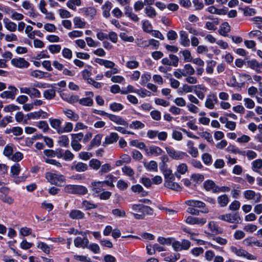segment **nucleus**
Here are the masks:
<instances>
[{"instance_id": "1a4fd4ad", "label": "nucleus", "mask_w": 262, "mask_h": 262, "mask_svg": "<svg viewBox=\"0 0 262 262\" xmlns=\"http://www.w3.org/2000/svg\"><path fill=\"white\" fill-rule=\"evenodd\" d=\"M185 221L186 223L189 225H198L200 226H203L206 223L207 220L206 219L203 217L188 216L186 217Z\"/></svg>"}, {"instance_id": "dca6fc26", "label": "nucleus", "mask_w": 262, "mask_h": 262, "mask_svg": "<svg viewBox=\"0 0 262 262\" xmlns=\"http://www.w3.org/2000/svg\"><path fill=\"white\" fill-rule=\"evenodd\" d=\"M248 66L257 73H262V62H259L255 59L247 61Z\"/></svg>"}, {"instance_id": "bf43d9fd", "label": "nucleus", "mask_w": 262, "mask_h": 262, "mask_svg": "<svg viewBox=\"0 0 262 262\" xmlns=\"http://www.w3.org/2000/svg\"><path fill=\"white\" fill-rule=\"evenodd\" d=\"M230 83H227L228 85L231 87H238L241 88L244 85V82H238L236 81V79L235 76H232L230 80Z\"/></svg>"}, {"instance_id": "7ed1b4c3", "label": "nucleus", "mask_w": 262, "mask_h": 262, "mask_svg": "<svg viewBox=\"0 0 262 262\" xmlns=\"http://www.w3.org/2000/svg\"><path fill=\"white\" fill-rule=\"evenodd\" d=\"M46 178L51 184L57 186H61L65 180L64 176L52 172H47Z\"/></svg>"}, {"instance_id": "9d476101", "label": "nucleus", "mask_w": 262, "mask_h": 262, "mask_svg": "<svg viewBox=\"0 0 262 262\" xmlns=\"http://www.w3.org/2000/svg\"><path fill=\"white\" fill-rule=\"evenodd\" d=\"M146 154L149 156L158 157L162 154L163 150L156 145H151L145 149Z\"/></svg>"}, {"instance_id": "f3484780", "label": "nucleus", "mask_w": 262, "mask_h": 262, "mask_svg": "<svg viewBox=\"0 0 262 262\" xmlns=\"http://www.w3.org/2000/svg\"><path fill=\"white\" fill-rule=\"evenodd\" d=\"M103 187V183L99 181L92 182L90 186L91 190L95 195H98L101 192Z\"/></svg>"}, {"instance_id": "864d4df0", "label": "nucleus", "mask_w": 262, "mask_h": 262, "mask_svg": "<svg viewBox=\"0 0 262 262\" xmlns=\"http://www.w3.org/2000/svg\"><path fill=\"white\" fill-rule=\"evenodd\" d=\"M243 101L245 106L248 109H252L255 107L254 101L250 98H245Z\"/></svg>"}, {"instance_id": "ea45409f", "label": "nucleus", "mask_w": 262, "mask_h": 262, "mask_svg": "<svg viewBox=\"0 0 262 262\" xmlns=\"http://www.w3.org/2000/svg\"><path fill=\"white\" fill-rule=\"evenodd\" d=\"M101 164V162L96 159H92L89 162V166L90 167L95 170L100 168Z\"/></svg>"}, {"instance_id": "2f4dec72", "label": "nucleus", "mask_w": 262, "mask_h": 262, "mask_svg": "<svg viewBox=\"0 0 262 262\" xmlns=\"http://www.w3.org/2000/svg\"><path fill=\"white\" fill-rule=\"evenodd\" d=\"M230 30V27L228 23L225 22L223 23L221 26L219 32L221 35L225 36Z\"/></svg>"}, {"instance_id": "c03bdc74", "label": "nucleus", "mask_w": 262, "mask_h": 262, "mask_svg": "<svg viewBox=\"0 0 262 262\" xmlns=\"http://www.w3.org/2000/svg\"><path fill=\"white\" fill-rule=\"evenodd\" d=\"M100 168V169L99 171V173L100 175L107 173L112 169V166L109 163H105L102 165H101Z\"/></svg>"}, {"instance_id": "6ab92c4d", "label": "nucleus", "mask_w": 262, "mask_h": 262, "mask_svg": "<svg viewBox=\"0 0 262 262\" xmlns=\"http://www.w3.org/2000/svg\"><path fill=\"white\" fill-rule=\"evenodd\" d=\"M107 117L113 122L116 124L128 126L127 122L125 121L122 118L119 116H116L113 114H108Z\"/></svg>"}, {"instance_id": "f03ea898", "label": "nucleus", "mask_w": 262, "mask_h": 262, "mask_svg": "<svg viewBox=\"0 0 262 262\" xmlns=\"http://www.w3.org/2000/svg\"><path fill=\"white\" fill-rule=\"evenodd\" d=\"M230 249L231 251L237 256L241 257L248 260L256 259L255 256L249 253L246 250L239 247L232 246L230 247Z\"/></svg>"}, {"instance_id": "052dcab7", "label": "nucleus", "mask_w": 262, "mask_h": 262, "mask_svg": "<svg viewBox=\"0 0 262 262\" xmlns=\"http://www.w3.org/2000/svg\"><path fill=\"white\" fill-rule=\"evenodd\" d=\"M136 91L137 89H135L133 85L129 84L126 87L122 88L121 94L125 95L130 93H136Z\"/></svg>"}, {"instance_id": "4468645a", "label": "nucleus", "mask_w": 262, "mask_h": 262, "mask_svg": "<svg viewBox=\"0 0 262 262\" xmlns=\"http://www.w3.org/2000/svg\"><path fill=\"white\" fill-rule=\"evenodd\" d=\"M90 242L87 236H84L83 237L77 236L74 241V244L76 247L81 248L82 249L86 248L88 244Z\"/></svg>"}, {"instance_id": "39448f33", "label": "nucleus", "mask_w": 262, "mask_h": 262, "mask_svg": "<svg viewBox=\"0 0 262 262\" xmlns=\"http://www.w3.org/2000/svg\"><path fill=\"white\" fill-rule=\"evenodd\" d=\"M165 150L169 156L174 160H182L185 157L187 156L186 152L180 150H177L170 146L166 147Z\"/></svg>"}, {"instance_id": "6e6d98bb", "label": "nucleus", "mask_w": 262, "mask_h": 262, "mask_svg": "<svg viewBox=\"0 0 262 262\" xmlns=\"http://www.w3.org/2000/svg\"><path fill=\"white\" fill-rule=\"evenodd\" d=\"M79 96L77 95L69 94L67 97V102L70 104H74L79 102Z\"/></svg>"}, {"instance_id": "412c9836", "label": "nucleus", "mask_w": 262, "mask_h": 262, "mask_svg": "<svg viewBox=\"0 0 262 262\" xmlns=\"http://www.w3.org/2000/svg\"><path fill=\"white\" fill-rule=\"evenodd\" d=\"M173 181L174 179L166 180V181L164 182L165 186L175 191H180L182 189L181 187L178 183L173 182Z\"/></svg>"}, {"instance_id": "774afa93", "label": "nucleus", "mask_w": 262, "mask_h": 262, "mask_svg": "<svg viewBox=\"0 0 262 262\" xmlns=\"http://www.w3.org/2000/svg\"><path fill=\"white\" fill-rule=\"evenodd\" d=\"M110 108L113 112H118L123 109V106L121 103L114 102L110 105Z\"/></svg>"}, {"instance_id": "a18cd8bd", "label": "nucleus", "mask_w": 262, "mask_h": 262, "mask_svg": "<svg viewBox=\"0 0 262 262\" xmlns=\"http://www.w3.org/2000/svg\"><path fill=\"white\" fill-rule=\"evenodd\" d=\"M163 173L164 176L165 182L166 180L174 179V176L172 173V170L169 168H165L163 170Z\"/></svg>"}, {"instance_id": "aec40b11", "label": "nucleus", "mask_w": 262, "mask_h": 262, "mask_svg": "<svg viewBox=\"0 0 262 262\" xmlns=\"http://www.w3.org/2000/svg\"><path fill=\"white\" fill-rule=\"evenodd\" d=\"M188 148V153L194 158H196L199 155V152L198 149L194 147V142L191 140H188L187 142L186 145Z\"/></svg>"}, {"instance_id": "69168bd1", "label": "nucleus", "mask_w": 262, "mask_h": 262, "mask_svg": "<svg viewBox=\"0 0 262 262\" xmlns=\"http://www.w3.org/2000/svg\"><path fill=\"white\" fill-rule=\"evenodd\" d=\"M13 152V147L9 145H7L3 150V154L9 159Z\"/></svg>"}, {"instance_id": "20e7f679", "label": "nucleus", "mask_w": 262, "mask_h": 262, "mask_svg": "<svg viewBox=\"0 0 262 262\" xmlns=\"http://www.w3.org/2000/svg\"><path fill=\"white\" fill-rule=\"evenodd\" d=\"M218 219L232 224H238L242 219L238 213H229L219 216Z\"/></svg>"}, {"instance_id": "bb28decb", "label": "nucleus", "mask_w": 262, "mask_h": 262, "mask_svg": "<svg viewBox=\"0 0 262 262\" xmlns=\"http://www.w3.org/2000/svg\"><path fill=\"white\" fill-rule=\"evenodd\" d=\"M204 188L207 191H212L215 193V190H216L217 186L212 180H207L204 183Z\"/></svg>"}, {"instance_id": "c9c22d12", "label": "nucleus", "mask_w": 262, "mask_h": 262, "mask_svg": "<svg viewBox=\"0 0 262 262\" xmlns=\"http://www.w3.org/2000/svg\"><path fill=\"white\" fill-rule=\"evenodd\" d=\"M209 230L214 233L219 234L221 232V230L214 221L210 222L208 224Z\"/></svg>"}, {"instance_id": "ddd939ff", "label": "nucleus", "mask_w": 262, "mask_h": 262, "mask_svg": "<svg viewBox=\"0 0 262 262\" xmlns=\"http://www.w3.org/2000/svg\"><path fill=\"white\" fill-rule=\"evenodd\" d=\"M11 62L14 67L20 69L27 68L30 66L29 62L24 58H13Z\"/></svg>"}, {"instance_id": "cd10ccee", "label": "nucleus", "mask_w": 262, "mask_h": 262, "mask_svg": "<svg viewBox=\"0 0 262 262\" xmlns=\"http://www.w3.org/2000/svg\"><path fill=\"white\" fill-rule=\"evenodd\" d=\"M251 165L253 171L259 172V170L262 169V160L261 159H256L252 162Z\"/></svg>"}, {"instance_id": "58836bf2", "label": "nucleus", "mask_w": 262, "mask_h": 262, "mask_svg": "<svg viewBox=\"0 0 262 262\" xmlns=\"http://www.w3.org/2000/svg\"><path fill=\"white\" fill-rule=\"evenodd\" d=\"M219 24V21L217 18L212 20V21H207L206 24V28L210 30H215L216 29L217 25Z\"/></svg>"}, {"instance_id": "a19ab883", "label": "nucleus", "mask_w": 262, "mask_h": 262, "mask_svg": "<svg viewBox=\"0 0 262 262\" xmlns=\"http://www.w3.org/2000/svg\"><path fill=\"white\" fill-rule=\"evenodd\" d=\"M112 213L117 217H125L126 216V212L123 209H114L112 210Z\"/></svg>"}, {"instance_id": "473e14b6", "label": "nucleus", "mask_w": 262, "mask_h": 262, "mask_svg": "<svg viewBox=\"0 0 262 262\" xmlns=\"http://www.w3.org/2000/svg\"><path fill=\"white\" fill-rule=\"evenodd\" d=\"M217 201L221 207H225L229 203V200L226 194H223L218 196Z\"/></svg>"}, {"instance_id": "79ce46f5", "label": "nucleus", "mask_w": 262, "mask_h": 262, "mask_svg": "<svg viewBox=\"0 0 262 262\" xmlns=\"http://www.w3.org/2000/svg\"><path fill=\"white\" fill-rule=\"evenodd\" d=\"M190 178L192 181L196 183H201L205 179L204 175L200 173H193Z\"/></svg>"}, {"instance_id": "de8ad7c7", "label": "nucleus", "mask_w": 262, "mask_h": 262, "mask_svg": "<svg viewBox=\"0 0 262 262\" xmlns=\"http://www.w3.org/2000/svg\"><path fill=\"white\" fill-rule=\"evenodd\" d=\"M79 103L86 106H91L93 104V100L91 98H83L79 99Z\"/></svg>"}, {"instance_id": "09e8293b", "label": "nucleus", "mask_w": 262, "mask_h": 262, "mask_svg": "<svg viewBox=\"0 0 262 262\" xmlns=\"http://www.w3.org/2000/svg\"><path fill=\"white\" fill-rule=\"evenodd\" d=\"M20 170V165L18 163H15L11 167V174L14 177L18 176Z\"/></svg>"}, {"instance_id": "13d9d810", "label": "nucleus", "mask_w": 262, "mask_h": 262, "mask_svg": "<svg viewBox=\"0 0 262 262\" xmlns=\"http://www.w3.org/2000/svg\"><path fill=\"white\" fill-rule=\"evenodd\" d=\"M23 154L21 152L17 151L14 154H12L9 159L14 162H18L23 158Z\"/></svg>"}, {"instance_id": "c756f323", "label": "nucleus", "mask_w": 262, "mask_h": 262, "mask_svg": "<svg viewBox=\"0 0 262 262\" xmlns=\"http://www.w3.org/2000/svg\"><path fill=\"white\" fill-rule=\"evenodd\" d=\"M70 216L72 219H82L84 216V214L79 210H73L70 213Z\"/></svg>"}, {"instance_id": "c85d7f7f", "label": "nucleus", "mask_w": 262, "mask_h": 262, "mask_svg": "<svg viewBox=\"0 0 262 262\" xmlns=\"http://www.w3.org/2000/svg\"><path fill=\"white\" fill-rule=\"evenodd\" d=\"M144 166L149 171H158V165L156 161H150L149 162L144 163Z\"/></svg>"}, {"instance_id": "4be33fe9", "label": "nucleus", "mask_w": 262, "mask_h": 262, "mask_svg": "<svg viewBox=\"0 0 262 262\" xmlns=\"http://www.w3.org/2000/svg\"><path fill=\"white\" fill-rule=\"evenodd\" d=\"M119 139V136L116 133H111L105 138L104 144H111L116 142Z\"/></svg>"}, {"instance_id": "e433bc0d", "label": "nucleus", "mask_w": 262, "mask_h": 262, "mask_svg": "<svg viewBox=\"0 0 262 262\" xmlns=\"http://www.w3.org/2000/svg\"><path fill=\"white\" fill-rule=\"evenodd\" d=\"M56 91L55 89H48L44 91L43 95V97L48 100H51L55 96V92Z\"/></svg>"}, {"instance_id": "5701e85b", "label": "nucleus", "mask_w": 262, "mask_h": 262, "mask_svg": "<svg viewBox=\"0 0 262 262\" xmlns=\"http://www.w3.org/2000/svg\"><path fill=\"white\" fill-rule=\"evenodd\" d=\"M207 11L211 14L219 15H226L227 10L226 9H217L214 6H210L207 9Z\"/></svg>"}, {"instance_id": "0eeeda50", "label": "nucleus", "mask_w": 262, "mask_h": 262, "mask_svg": "<svg viewBox=\"0 0 262 262\" xmlns=\"http://www.w3.org/2000/svg\"><path fill=\"white\" fill-rule=\"evenodd\" d=\"M8 91H5L0 94L2 98L14 99L16 95L18 93V89L14 86L10 85Z\"/></svg>"}, {"instance_id": "a878e982", "label": "nucleus", "mask_w": 262, "mask_h": 262, "mask_svg": "<svg viewBox=\"0 0 262 262\" xmlns=\"http://www.w3.org/2000/svg\"><path fill=\"white\" fill-rule=\"evenodd\" d=\"M185 204L189 206L196 207V208H204L205 204L201 201L194 200H189L185 201Z\"/></svg>"}, {"instance_id": "7c9ffc66", "label": "nucleus", "mask_w": 262, "mask_h": 262, "mask_svg": "<svg viewBox=\"0 0 262 262\" xmlns=\"http://www.w3.org/2000/svg\"><path fill=\"white\" fill-rule=\"evenodd\" d=\"M74 168L78 172H83L86 171L88 169V166L86 164L82 162H78L74 166L72 167V169Z\"/></svg>"}, {"instance_id": "37998d69", "label": "nucleus", "mask_w": 262, "mask_h": 262, "mask_svg": "<svg viewBox=\"0 0 262 262\" xmlns=\"http://www.w3.org/2000/svg\"><path fill=\"white\" fill-rule=\"evenodd\" d=\"M194 208L195 207L190 206L189 207H188L187 209V210H186L187 212H188L192 215H199L200 212H201L202 213H207L209 211L208 209H205L203 211H199V210H197V209H195Z\"/></svg>"}, {"instance_id": "f8f14e48", "label": "nucleus", "mask_w": 262, "mask_h": 262, "mask_svg": "<svg viewBox=\"0 0 262 262\" xmlns=\"http://www.w3.org/2000/svg\"><path fill=\"white\" fill-rule=\"evenodd\" d=\"M53 85L52 88L55 89V90L59 93L60 97L61 98L65 100H66V94L64 93V91L65 90L66 88V81L64 80L60 81L57 83H54Z\"/></svg>"}, {"instance_id": "603ef678", "label": "nucleus", "mask_w": 262, "mask_h": 262, "mask_svg": "<svg viewBox=\"0 0 262 262\" xmlns=\"http://www.w3.org/2000/svg\"><path fill=\"white\" fill-rule=\"evenodd\" d=\"M180 255L179 253H174L168 255L164 258V260L167 262H176L180 258Z\"/></svg>"}, {"instance_id": "49530a36", "label": "nucleus", "mask_w": 262, "mask_h": 262, "mask_svg": "<svg viewBox=\"0 0 262 262\" xmlns=\"http://www.w3.org/2000/svg\"><path fill=\"white\" fill-rule=\"evenodd\" d=\"M132 129H139L144 127L145 125L140 121L136 120L133 121L129 125Z\"/></svg>"}, {"instance_id": "9b49d317", "label": "nucleus", "mask_w": 262, "mask_h": 262, "mask_svg": "<svg viewBox=\"0 0 262 262\" xmlns=\"http://www.w3.org/2000/svg\"><path fill=\"white\" fill-rule=\"evenodd\" d=\"M217 101L216 95L214 94H210L207 96L205 102V106L208 109L212 110L214 108L215 104Z\"/></svg>"}, {"instance_id": "4c0bfd02", "label": "nucleus", "mask_w": 262, "mask_h": 262, "mask_svg": "<svg viewBox=\"0 0 262 262\" xmlns=\"http://www.w3.org/2000/svg\"><path fill=\"white\" fill-rule=\"evenodd\" d=\"M131 190L135 193H141L142 196H145L146 194V191L144 190L143 187L140 184L133 185Z\"/></svg>"}, {"instance_id": "3c124183", "label": "nucleus", "mask_w": 262, "mask_h": 262, "mask_svg": "<svg viewBox=\"0 0 262 262\" xmlns=\"http://www.w3.org/2000/svg\"><path fill=\"white\" fill-rule=\"evenodd\" d=\"M86 248L89 249L95 254H98L100 252L99 245L95 243L88 244Z\"/></svg>"}, {"instance_id": "f704fd0d", "label": "nucleus", "mask_w": 262, "mask_h": 262, "mask_svg": "<svg viewBox=\"0 0 262 262\" xmlns=\"http://www.w3.org/2000/svg\"><path fill=\"white\" fill-rule=\"evenodd\" d=\"M183 71L186 77L192 75L195 73V70L190 64H185Z\"/></svg>"}, {"instance_id": "e2e57ef3", "label": "nucleus", "mask_w": 262, "mask_h": 262, "mask_svg": "<svg viewBox=\"0 0 262 262\" xmlns=\"http://www.w3.org/2000/svg\"><path fill=\"white\" fill-rule=\"evenodd\" d=\"M135 42L137 46L140 48H145L148 47V41L143 40L142 38H137Z\"/></svg>"}, {"instance_id": "5fc2aeb1", "label": "nucleus", "mask_w": 262, "mask_h": 262, "mask_svg": "<svg viewBox=\"0 0 262 262\" xmlns=\"http://www.w3.org/2000/svg\"><path fill=\"white\" fill-rule=\"evenodd\" d=\"M102 135L97 134L96 135L91 141V145L92 146H98L100 145Z\"/></svg>"}, {"instance_id": "423d86ee", "label": "nucleus", "mask_w": 262, "mask_h": 262, "mask_svg": "<svg viewBox=\"0 0 262 262\" xmlns=\"http://www.w3.org/2000/svg\"><path fill=\"white\" fill-rule=\"evenodd\" d=\"M87 188L82 185H67V192L73 194L84 195L88 193Z\"/></svg>"}, {"instance_id": "4d7b16f0", "label": "nucleus", "mask_w": 262, "mask_h": 262, "mask_svg": "<svg viewBox=\"0 0 262 262\" xmlns=\"http://www.w3.org/2000/svg\"><path fill=\"white\" fill-rule=\"evenodd\" d=\"M106 178H108V180L101 181V182L103 183V187L105 185H107L112 187H114V185L113 184V182L114 180L115 179V177L112 174H109L106 176Z\"/></svg>"}, {"instance_id": "680f3d73", "label": "nucleus", "mask_w": 262, "mask_h": 262, "mask_svg": "<svg viewBox=\"0 0 262 262\" xmlns=\"http://www.w3.org/2000/svg\"><path fill=\"white\" fill-rule=\"evenodd\" d=\"M82 206L86 210H90L97 207V205L96 204H93L91 202L88 201L87 200H84L82 202Z\"/></svg>"}, {"instance_id": "2eb2a0df", "label": "nucleus", "mask_w": 262, "mask_h": 262, "mask_svg": "<svg viewBox=\"0 0 262 262\" xmlns=\"http://www.w3.org/2000/svg\"><path fill=\"white\" fill-rule=\"evenodd\" d=\"M49 122L52 127L56 129L59 134H61L66 132V127H61L60 126L61 123L60 120L50 118Z\"/></svg>"}, {"instance_id": "338daca9", "label": "nucleus", "mask_w": 262, "mask_h": 262, "mask_svg": "<svg viewBox=\"0 0 262 262\" xmlns=\"http://www.w3.org/2000/svg\"><path fill=\"white\" fill-rule=\"evenodd\" d=\"M184 57V59L186 62H191L193 59L190 52L188 50H184L181 51Z\"/></svg>"}, {"instance_id": "72a5a7b5", "label": "nucleus", "mask_w": 262, "mask_h": 262, "mask_svg": "<svg viewBox=\"0 0 262 262\" xmlns=\"http://www.w3.org/2000/svg\"><path fill=\"white\" fill-rule=\"evenodd\" d=\"M5 27L10 31H15L16 30V24L10 21L8 18H5L4 19Z\"/></svg>"}, {"instance_id": "393cba45", "label": "nucleus", "mask_w": 262, "mask_h": 262, "mask_svg": "<svg viewBox=\"0 0 262 262\" xmlns=\"http://www.w3.org/2000/svg\"><path fill=\"white\" fill-rule=\"evenodd\" d=\"M187 170V165L185 163H181L177 167V170L174 174L178 178L180 179L181 174H184Z\"/></svg>"}, {"instance_id": "f257e3e1", "label": "nucleus", "mask_w": 262, "mask_h": 262, "mask_svg": "<svg viewBox=\"0 0 262 262\" xmlns=\"http://www.w3.org/2000/svg\"><path fill=\"white\" fill-rule=\"evenodd\" d=\"M130 207L135 212H130V214L137 220H142L146 215H151L153 213L150 207L142 204H131Z\"/></svg>"}, {"instance_id": "0e129e2a", "label": "nucleus", "mask_w": 262, "mask_h": 262, "mask_svg": "<svg viewBox=\"0 0 262 262\" xmlns=\"http://www.w3.org/2000/svg\"><path fill=\"white\" fill-rule=\"evenodd\" d=\"M67 117L74 121H76L79 119L78 115L71 110H67Z\"/></svg>"}, {"instance_id": "8fccbe9b", "label": "nucleus", "mask_w": 262, "mask_h": 262, "mask_svg": "<svg viewBox=\"0 0 262 262\" xmlns=\"http://www.w3.org/2000/svg\"><path fill=\"white\" fill-rule=\"evenodd\" d=\"M37 246L39 249H41L47 254L49 253L50 250L52 249L51 246H48L43 242H38Z\"/></svg>"}, {"instance_id": "6e6552de", "label": "nucleus", "mask_w": 262, "mask_h": 262, "mask_svg": "<svg viewBox=\"0 0 262 262\" xmlns=\"http://www.w3.org/2000/svg\"><path fill=\"white\" fill-rule=\"evenodd\" d=\"M244 196L248 200H253L255 203L260 201L261 196L259 193H256L252 190H247L244 192Z\"/></svg>"}, {"instance_id": "b1692460", "label": "nucleus", "mask_w": 262, "mask_h": 262, "mask_svg": "<svg viewBox=\"0 0 262 262\" xmlns=\"http://www.w3.org/2000/svg\"><path fill=\"white\" fill-rule=\"evenodd\" d=\"M180 43L184 47H189L190 45V40L188 38V34L185 31H181L180 32Z\"/></svg>"}, {"instance_id": "a211bd4d", "label": "nucleus", "mask_w": 262, "mask_h": 262, "mask_svg": "<svg viewBox=\"0 0 262 262\" xmlns=\"http://www.w3.org/2000/svg\"><path fill=\"white\" fill-rule=\"evenodd\" d=\"M194 87L195 88L194 93L197 97L201 100L204 99L205 98L204 93L206 92L207 88L201 84L195 85Z\"/></svg>"}]
</instances>
